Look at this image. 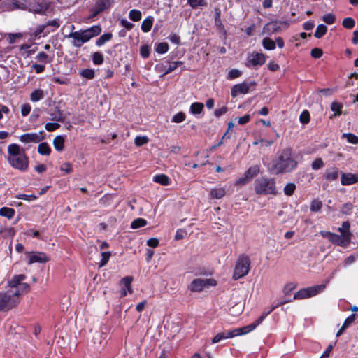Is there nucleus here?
Segmentation results:
<instances>
[{"mask_svg":"<svg viewBox=\"0 0 358 358\" xmlns=\"http://www.w3.org/2000/svg\"><path fill=\"white\" fill-rule=\"evenodd\" d=\"M298 162L293 156L292 150L286 148L278 152L276 159L271 163L270 171L275 175L288 173L296 169Z\"/></svg>","mask_w":358,"mask_h":358,"instance_id":"f257e3e1","label":"nucleus"},{"mask_svg":"<svg viewBox=\"0 0 358 358\" xmlns=\"http://www.w3.org/2000/svg\"><path fill=\"white\" fill-rule=\"evenodd\" d=\"M8 162L9 164L18 170L25 171L29 166V159L23 148L16 143L8 146Z\"/></svg>","mask_w":358,"mask_h":358,"instance_id":"f03ea898","label":"nucleus"},{"mask_svg":"<svg viewBox=\"0 0 358 358\" xmlns=\"http://www.w3.org/2000/svg\"><path fill=\"white\" fill-rule=\"evenodd\" d=\"M101 33V27L97 24L86 29L71 32L68 37L73 39L71 43L74 47L80 48L84 43L88 42L91 38L99 36Z\"/></svg>","mask_w":358,"mask_h":358,"instance_id":"7ed1b4c3","label":"nucleus"},{"mask_svg":"<svg viewBox=\"0 0 358 358\" xmlns=\"http://www.w3.org/2000/svg\"><path fill=\"white\" fill-rule=\"evenodd\" d=\"M254 189L258 195H276L278 193L275 179L264 176L255 180Z\"/></svg>","mask_w":358,"mask_h":358,"instance_id":"20e7f679","label":"nucleus"},{"mask_svg":"<svg viewBox=\"0 0 358 358\" xmlns=\"http://www.w3.org/2000/svg\"><path fill=\"white\" fill-rule=\"evenodd\" d=\"M19 303L20 299L9 289L0 292V312H8L15 308Z\"/></svg>","mask_w":358,"mask_h":358,"instance_id":"39448f33","label":"nucleus"},{"mask_svg":"<svg viewBox=\"0 0 358 358\" xmlns=\"http://www.w3.org/2000/svg\"><path fill=\"white\" fill-rule=\"evenodd\" d=\"M250 268V259L249 257L245 254L239 255L235 265L233 278L238 280L244 277L248 273Z\"/></svg>","mask_w":358,"mask_h":358,"instance_id":"423d86ee","label":"nucleus"},{"mask_svg":"<svg viewBox=\"0 0 358 358\" xmlns=\"http://www.w3.org/2000/svg\"><path fill=\"white\" fill-rule=\"evenodd\" d=\"M326 288V285L324 284L303 288L299 290L294 294V299H304L310 297L315 296L318 294L322 293Z\"/></svg>","mask_w":358,"mask_h":358,"instance_id":"0eeeda50","label":"nucleus"},{"mask_svg":"<svg viewBox=\"0 0 358 358\" xmlns=\"http://www.w3.org/2000/svg\"><path fill=\"white\" fill-rule=\"evenodd\" d=\"M320 234L322 237L327 238L333 244L342 247L348 246L351 241L350 237H349L348 234L338 235L330 231H322Z\"/></svg>","mask_w":358,"mask_h":358,"instance_id":"6e6552de","label":"nucleus"},{"mask_svg":"<svg viewBox=\"0 0 358 358\" xmlns=\"http://www.w3.org/2000/svg\"><path fill=\"white\" fill-rule=\"evenodd\" d=\"M50 8V3L47 0H31L24 10L41 15L45 14Z\"/></svg>","mask_w":358,"mask_h":358,"instance_id":"1a4fd4ad","label":"nucleus"},{"mask_svg":"<svg viewBox=\"0 0 358 358\" xmlns=\"http://www.w3.org/2000/svg\"><path fill=\"white\" fill-rule=\"evenodd\" d=\"M216 285V281L213 279L196 278L193 280L188 286V289L192 292H200L205 287Z\"/></svg>","mask_w":358,"mask_h":358,"instance_id":"9d476101","label":"nucleus"},{"mask_svg":"<svg viewBox=\"0 0 358 358\" xmlns=\"http://www.w3.org/2000/svg\"><path fill=\"white\" fill-rule=\"evenodd\" d=\"M266 62V57L263 53L253 52L246 59L245 66L248 68L262 66Z\"/></svg>","mask_w":358,"mask_h":358,"instance_id":"9b49d317","label":"nucleus"},{"mask_svg":"<svg viewBox=\"0 0 358 358\" xmlns=\"http://www.w3.org/2000/svg\"><path fill=\"white\" fill-rule=\"evenodd\" d=\"M256 85L254 81H243L241 83L234 85L231 90V96L235 98L239 94H246L249 92L251 87Z\"/></svg>","mask_w":358,"mask_h":358,"instance_id":"f8f14e48","label":"nucleus"},{"mask_svg":"<svg viewBox=\"0 0 358 358\" xmlns=\"http://www.w3.org/2000/svg\"><path fill=\"white\" fill-rule=\"evenodd\" d=\"M182 65H183V62L181 61L171 62L169 60H166L162 64H157L156 69L158 71H163V75H166L175 71L178 66Z\"/></svg>","mask_w":358,"mask_h":358,"instance_id":"ddd939ff","label":"nucleus"},{"mask_svg":"<svg viewBox=\"0 0 358 358\" xmlns=\"http://www.w3.org/2000/svg\"><path fill=\"white\" fill-rule=\"evenodd\" d=\"M28 264L34 263H45L50 260V258L43 252H27Z\"/></svg>","mask_w":358,"mask_h":358,"instance_id":"4468645a","label":"nucleus"},{"mask_svg":"<svg viewBox=\"0 0 358 358\" xmlns=\"http://www.w3.org/2000/svg\"><path fill=\"white\" fill-rule=\"evenodd\" d=\"M42 132L38 133H27L20 136V141L24 143H39L42 139Z\"/></svg>","mask_w":358,"mask_h":358,"instance_id":"2eb2a0df","label":"nucleus"},{"mask_svg":"<svg viewBox=\"0 0 358 358\" xmlns=\"http://www.w3.org/2000/svg\"><path fill=\"white\" fill-rule=\"evenodd\" d=\"M114 2L115 0H98L94 7V13L99 14L106 10L110 9Z\"/></svg>","mask_w":358,"mask_h":358,"instance_id":"dca6fc26","label":"nucleus"},{"mask_svg":"<svg viewBox=\"0 0 358 358\" xmlns=\"http://www.w3.org/2000/svg\"><path fill=\"white\" fill-rule=\"evenodd\" d=\"M48 114L50 115V119L52 121L64 122L65 119L63 112L57 106L50 108L48 110Z\"/></svg>","mask_w":358,"mask_h":358,"instance_id":"f3484780","label":"nucleus"},{"mask_svg":"<svg viewBox=\"0 0 358 358\" xmlns=\"http://www.w3.org/2000/svg\"><path fill=\"white\" fill-rule=\"evenodd\" d=\"M255 325H247L241 328H237L228 331V336L229 338H234L237 336L246 334L254 330Z\"/></svg>","mask_w":358,"mask_h":358,"instance_id":"a211bd4d","label":"nucleus"},{"mask_svg":"<svg viewBox=\"0 0 358 358\" xmlns=\"http://www.w3.org/2000/svg\"><path fill=\"white\" fill-rule=\"evenodd\" d=\"M338 176V169L335 166H331L326 169L324 177L327 181L331 182L336 180Z\"/></svg>","mask_w":358,"mask_h":358,"instance_id":"6ab92c4d","label":"nucleus"},{"mask_svg":"<svg viewBox=\"0 0 358 358\" xmlns=\"http://www.w3.org/2000/svg\"><path fill=\"white\" fill-rule=\"evenodd\" d=\"M26 279V275L24 274H20L13 276L8 282V289H15L19 286L23 280Z\"/></svg>","mask_w":358,"mask_h":358,"instance_id":"aec40b11","label":"nucleus"},{"mask_svg":"<svg viewBox=\"0 0 358 358\" xmlns=\"http://www.w3.org/2000/svg\"><path fill=\"white\" fill-rule=\"evenodd\" d=\"M341 183L345 186H348L356 183L355 174L351 173H341Z\"/></svg>","mask_w":358,"mask_h":358,"instance_id":"412c9836","label":"nucleus"},{"mask_svg":"<svg viewBox=\"0 0 358 358\" xmlns=\"http://www.w3.org/2000/svg\"><path fill=\"white\" fill-rule=\"evenodd\" d=\"M30 289V286L29 284L25 282H22L15 289H9L11 293L15 294V296L19 299V296L22 294H26L29 292Z\"/></svg>","mask_w":358,"mask_h":358,"instance_id":"4be33fe9","label":"nucleus"},{"mask_svg":"<svg viewBox=\"0 0 358 358\" xmlns=\"http://www.w3.org/2000/svg\"><path fill=\"white\" fill-rule=\"evenodd\" d=\"M152 180L158 184L167 186L171 184L170 178L165 174H157L153 177Z\"/></svg>","mask_w":358,"mask_h":358,"instance_id":"5701e85b","label":"nucleus"},{"mask_svg":"<svg viewBox=\"0 0 358 358\" xmlns=\"http://www.w3.org/2000/svg\"><path fill=\"white\" fill-rule=\"evenodd\" d=\"M35 59L41 64L45 66L46 64L51 62L52 57L45 52H39L35 57Z\"/></svg>","mask_w":358,"mask_h":358,"instance_id":"b1692460","label":"nucleus"},{"mask_svg":"<svg viewBox=\"0 0 358 358\" xmlns=\"http://www.w3.org/2000/svg\"><path fill=\"white\" fill-rule=\"evenodd\" d=\"M215 25L220 30V31H222L224 34L226 33L224 26L222 24L220 18L221 10L220 8L215 9Z\"/></svg>","mask_w":358,"mask_h":358,"instance_id":"393cba45","label":"nucleus"},{"mask_svg":"<svg viewBox=\"0 0 358 358\" xmlns=\"http://www.w3.org/2000/svg\"><path fill=\"white\" fill-rule=\"evenodd\" d=\"M113 38V34L110 32L105 33L102 34L99 38L96 41V45L98 47H101L104 45L106 43L109 42Z\"/></svg>","mask_w":358,"mask_h":358,"instance_id":"a878e982","label":"nucleus"},{"mask_svg":"<svg viewBox=\"0 0 358 358\" xmlns=\"http://www.w3.org/2000/svg\"><path fill=\"white\" fill-rule=\"evenodd\" d=\"M154 22V17L152 16L147 17L141 24V30L144 33H147L150 31Z\"/></svg>","mask_w":358,"mask_h":358,"instance_id":"bb28decb","label":"nucleus"},{"mask_svg":"<svg viewBox=\"0 0 358 358\" xmlns=\"http://www.w3.org/2000/svg\"><path fill=\"white\" fill-rule=\"evenodd\" d=\"M204 108L203 103L201 102H194L191 104L189 113L192 115H199L202 113Z\"/></svg>","mask_w":358,"mask_h":358,"instance_id":"cd10ccee","label":"nucleus"},{"mask_svg":"<svg viewBox=\"0 0 358 358\" xmlns=\"http://www.w3.org/2000/svg\"><path fill=\"white\" fill-rule=\"evenodd\" d=\"M226 194L225 189L222 187L212 189L210 195L213 199H220L224 196Z\"/></svg>","mask_w":358,"mask_h":358,"instance_id":"c85d7f7f","label":"nucleus"},{"mask_svg":"<svg viewBox=\"0 0 358 358\" xmlns=\"http://www.w3.org/2000/svg\"><path fill=\"white\" fill-rule=\"evenodd\" d=\"M53 145L57 151H62L64 145V137L63 136H56L53 140Z\"/></svg>","mask_w":358,"mask_h":358,"instance_id":"c756f323","label":"nucleus"},{"mask_svg":"<svg viewBox=\"0 0 358 358\" xmlns=\"http://www.w3.org/2000/svg\"><path fill=\"white\" fill-rule=\"evenodd\" d=\"M343 105L338 102H333L331 105V109L334 112V114L330 116V118L332 119L334 117H337L341 115L342 113Z\"/></svg>","mask_w":358,"mask_h":358,"instance_id":"7c9ffc66","label":"nucleus"},{"mask_svg":"<svg viewBox=\"0 0 358 358\" xmlns=\"http://www.w3.org/2000/svg\"><path fill=\"white\" fill-rule=\"evenodd\" d=\"M15 213V210L12 208L2 207L0 208V215L8 219L13 218Z\"/></svg>","mask_w":358,"mask_h":358,"instance_id":"2f4dec72","label":"nucleus"},{"mask_svg":"<svg viewBox=\"0 0 358 358\" xmlns=\"http://www.w3.org/2000/svg\"><path fill=\"white\" fill-rule=\"evenodd\" d=\"M259 172V167L256 165L250 167L245 172V175L251 181L252 178L256 176Z\"/></svg>","mask_w":358,"mask_h":358,"instance_id":"473e14b6","label":"nucleus"},{"mask_svg":"<svg viewBox=\"0 0 358 358\" xmlns=\"http://www.w3.org/2000/svg\"><path fill=\"white\" fill-rule=\"evenodd\" d=\"M262 45L267 50H273L276 48L275 42L268 37L262 40Z\"/></svg>","mask_w":358,"mask_h":358,"instance_id":"72a5a7b5","label":"nucleus"},{"mask_svg":"<svg viewBox=\"0 0 358 358\" xmlns=\"http://www.w3.org/2000/svg\"><path fill=\"white\" fill-rule=\"evenodd\" d=\"M44 96L43 91L41 89L34 90L30 95V99L33 102H36L42 99Z\"/></svg>","mask_w":358,"mask_h":358,"instance_id":"f704fd0d","label":"nucleus"},{"mask_svg":"<svg viewBox=\"0 0 358 358\" xmlns=\"http://www.w3.org/2000/svg\"><path fill=\"white\" fill-rule=\"evenodd\" d=\"M38 152L42 155H49L51 152V148L47 143H41L38 147Z\"/></svg>","mask_w":358,"mask_h":358,"instance_id":"c9c22d12","label":"nucleus"},{"mask_svg":"<svg viewBox=\"0 0 358 358\" xmlns=\"http://www.w3.org/2000/svg\"><path fill=\"white\" fill-rule=\"evenodd\" d=\"M132 281L133 278L131 276L124 277L120 281V284L124 286L123 289H127L130 294L133 292L131 286Z\"/></svg>","mask_w":358,"mask_h":358,"instance_id":"e433bc0d","label":"nucleus"},{"mask_svg":"<svg viewBox=\"0 0 358 358\" xmlns=\"http://www.w3.org/2000/svg\"><path fill=\"white\" fill-rule=\"evenodd\" d=\"M327 31V27L324 24H319L314 34V36L317 38H322Z\"/></svg>","mask_w":358,"mask_h":358,"instance_id":"4c0bfd02","label":"nucleus"},{"mask_svg":"<svg viewBox=\"0 0 358 358\" xmlns=\"http://www.w3.org/2000/svg\"><path fill=\"white\" fill-rule=\"evenodd\" d=\"M342 138H345L350 143L357 145L358 144V136L352 133H344L342 135Z\"/></svg>","mask_w":358,"mask_h":358,"instance_id":"58836bf2","label":"nucleus"},{"mask_svg":"<svg viewBox=\"0 0 358 358\" xmlns=\"http://www.w3.org/2000/svg\"><path fill=\"white\" fill-rule=\"evenodd\" d=\"M142 17L141 12L136 9H132L129 11V17L134 22H138Z\"/></svg>","mask_w":358,"mask_h":358,"instance_id":"ea45409f","label":"nucleus"},{"mask_svg":"<svg viewBox=\"0 0 358 358\" xmlns=\"http://www.w3.org/2000/svg\"><path fill=\"white\" fill-rule=\"evenodd\" d=\"M92 60L95 65H101L103 63V56L100 52H94L92 55Z\"/></svg>","mask_w":358,"mask_h":358,"instance_id":"a19ab883","label":"nucleus"},{"mask_svg":"<svg viewBox=\"0 0 358 358\" xmlns=\"http://www.w3.org/2000/svg\"><path fill=\"white\" fill-rule=\"evenodd\" d=\"M80 75L85 78H87L88 80H92L94 78L95 76V72H94V69H83L80 72Z\"/></svg>","mask_w":358,"mask_h":358,"instance_id":"79ce46f5","label":"nucleus"},{"mask_svg":"<svg viewBox=\"0 0 358 358\" xmlns=\"http://www.w3.org/2000/svg\"><path fill=\"white\" fill-rule=\"evenodd\" d=\"M350 223L348 221L343 222L342 224V227L338 229V231L341 233V235L348 234L349 237L351 238L352 234L350 231Z\"/></svg>","mask_w":358,"mask_h":358,"instance_id":"37998d69","label":"nucleus"},{"mask_svg":"<svg viewBox=\"0 0 358 358\" xmlns=\"http://www.w3.org/2000/svg\"><path fill=\"white\" fill-rule=\"evenodd\" d=\"M147 224V221L143 218H137L134 220L131 224V227L134 229L145 227Z\"/></svg>","mask_w":358,"mask_h":358,"instance_id":"c03bdc74","label":"nucleus"},{"mask_svg":"<svg viewBox=\"0 0 358 358\" xmlns=\"http://www.w3.org/2000/svg\"><path fill=\"white\" fill-rule=\"evenodd\" d=\"M169 50V44L166 42H161L155 47V51L159 54H164Z\"/></svg>","mask_w":358,"mask_h":358,"instance_id":"a18cd8bd","label":"nucleus"},{"mask_svg":"<svg viewBox=\"0 0 358 358\" xmlns=\"http://www.w3.org/2000/svg\"><path fill=\"white\" fill-rule=\"evenodd\" d=\"M322 207V202L318 199H314L311 201L310 210L311 212H319Z\"/></svg>","mask_w":358,"mask_h":358,"instance_id":"49530a36","label":"nucleus"},{"mask_svg":"<svg viewBox=\"0 0 358 358\" xmlns=\"http://www.w3.org/2000/svg\"><path fill=\"white\" fill-rule=\"evenodd\" d=\"M187 3L193 9L206 6L204 0H187Z\"/></svg>","mask_w":358,"mask_h":358,"instance_id":"de8ad7c7","label":"nucleus"},{"mask_svg":"<svg viewBox=\"0 0 358 358\" xmlns=\"http://www.w3.org/2000/svg\"><path fill=\"white\" fill-rule=\"evenodd\" d=\"M229 338L228 336V331H223L217 334L212 339V343H217L220 342L222 340Z\"/></svg>","mask_w":358,"mask_h":358,"instance_id":"09e8293b","label":"nucleus"},{"mask_svg":"<svg viewBox=\"0 0 358 358\" xmlns=\"http://www.w3.org/2000/svg\"><path fill=\"white\" fill-rule=\"evenodd\" d=\"M241 75V71L236 69H233L229 71L227 78L231 80L240 77Z\"/></svg>","mask_w":358,"mask_h":358,"instance_id":"8fccbe9b","label":"nucleus"},{"mask_svg":"<svg viewBox=\"0 0 358 358\" xmlns=\"http://www.w3.org/2000/svg\"><path fill=\"white\" fill-rule=\"evenodd\" d=\"M296 189L294 183H287L284 187V193L287 196H292Z\"/></svg>","mask_w":358,"mask_h":358,"instance_id":"3c124183","label":"nucleus"},{"mask_svg":"<svg viewBox=\"0 0 358 358\" xmlns=\"http://www.w3.org/2000/svg\"><path fill=\"white\" fill-rule=\"evenodd\" d=\"M343 26L346 29H352L355 25V21L352 17L344 18L342 22Z\"/></svg>","mask_w":358,"mask_h":358,"instance_id":"603ef678","label":"nucleus"},{"mask_svg":"<svg viewBox=\"0 0 358 358\" xmlns=\"http://www.w3.org/2000/svg\"><path fill=\"white\" fill-rule=\"evenodd\" d=\"M110 255H111L110 252H101V262H99V267H103L107 264Z\"/></svg>","mask_w":358,"mask_h":358,"instance_id":"864d4df0","label":"nucleus"},{"mask_svg":"<svg viewBox=\"0 0 358 358\" xmlns=\"http://www.w3.org/2000/svg\"><path fill=\"white\" fill-rule=\"evenodd\" d=\"M353 205L351 203H344L341 208V212L344 215H350L352 212Z\"/></svg>","mask_w":358,"mask_h":358,"instance_id":"5fc2aeb1","label":"nucleus"},{"mask_svg":"<svg viewBox=\"0 0 358 358\" xmlns=\"http://www.w3.org/2000/svg\"><path fill=\"white\" fill-rule=\"evenodd\" d=\"M45 24L50 29V31H52V32L55 31L57 28H59L60 26V22L58 19L50 20Z\"/></svg>","mask_w":358,"mask_h":358,"instance_id":"6e6d98bb","label":"nucleus"},{"mask_svg":"<svg viewBox=\"0 0 358 358\" xmlns=\"http://www.w3.org/2000/svg\"><path fill=\"white\" fill-rule=\"evenodd\" d=\"M273 309L274 308H272L271 310L266 313H263L262 315L255 322L251 323L249 325H255V329L258 325H259L263 322V320L271 313V311L273 310Z\"/></svg>","mask_w":358,"mask_h":358,"instance_id":"4d7b16f0","label":"nucleus"},{"mask_svg":"<svg viewBox=\"0 0 358 358\" xmlns=\"http://www.w3.org/2000/svg\"><path fill=\"white\" fill-rule=\"evenodd\" d=\"M301 123L306 124L310 121V113L307 110H304L299 116Z\"/></svg>","mask_w":358,"mask_h":358,"instance_id":"13d9d810","label":"nucleus"},{"mask_svg":"<svg viewBox=\"0 0 358 358\" xmlns=\"http://www.w3.org/2000/svg\"><path fill=\"white\" fill-rule=\"evenodd\" d=\"M185 113L183 112H179L172 117L171 122L175 123H180L183 122L185 120Z\"/></svg>","mask_w":358,"mask_h":358,"instance_id":"bf43d9fd","label":"nucleus"},{"mask_svg":"<svg viewBox=\"0 0 358 358\" xmlns=\"http://www.w3.org/2000/svg\"><path fill=\"white\" fill-rule=\"evenodd\" d=\"M149 139L147 136H138L135 138L134 143L136 146H142L146 143H148Z\"/></svg>","mask_w":358,"mask_h":358,"instance_id":"052dcab7","label":"nucleus"},{"mask_svg":"<svg viewBox=\"0 0 358 358\" xmlns=\"http://www.w3.org/2000/svg\"><path fill=\"white\" fill-rule=\"evenodd\" d=\"M324 166V163L321 158H317L311 164V168L313 170H318Z\"/></svg>","mask_w":358,"mask_h":358,"instance_id":"680f3d73","label":"nucleus"},{"mask_svg":"<svg viewBox=\"0 0 358 358\" xmlns=\"http://www.w3.org/2000/svg\"><path fill=\"white\" fill-rule=\"evenodd\" d=\"M43 30H44V27H43V24H40L38 26H37L34 30L33 31V33L32 34L36 37V38H41V37H43Z\"/></svg>","mask_w":358,"mask_h":358,"instance_id":"e2e57ef3","label":"nucleus"},{"mask_svg":"<svg viewBox=\"0 0 358 358\" xmlns=\"http://www.w3.org/2000/svg\"><path fill=\"white\" fill-rule=\"evenodd\" d=\"M356 317L357 315L355 314H351L350 315H349L344 321V323L343 324V329H346L350 325H351L356 320Z\"/></svg>","mask_w":358,"mask_h":358,"instance_id":"0e129e2a","label":"nucleus"},{"mask_svg":"<svg viewBox=\"0 0 358 358\" xmlns=\"http://www.w3.org/2000/svg\"><path fill=\"white\" fill-rule=\"evenodd\" d=\"M335 15L331 13L324 15L322 17V20L327 24H332L335 22Z\"/></svg>","mask_w":358,"mask_h":358,"instance_id":"69168bd1","label":"nucleus"},{"mask_svg":"<svg viewBox=\"0 0 358 358\" xmlns=\"http://www.w3.org/2000/svg\"><path fill=\"white\" fill-rule=\"evenodd\" d=\"M140 55L144 59L148 58L150 56L149 46L147 45H142L140 48Z\"/></svg>","mask_w":358,"mask_h":358,"instance_id":"338daca9","label":"nucleus"},{"mask_svg":"<svg viewBox=\"0 0 358 358\" xmlns=\"http://www.w3.org/2000/svg\"><path fill=\"white\" fill-rule=\"evenodd\" d=\"M60 127V124L57 122H48L45 125V128L48 131H54Z\"/></svg>","mask_w":358,"mask_h":358,"instance_id":"774afa93","label":"nucleus"}]
</instances>
